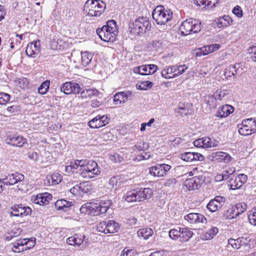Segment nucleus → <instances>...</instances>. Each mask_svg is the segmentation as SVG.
Here are the masks:
<instances>
[{
    "label": "nucleus",
    "instance_id": "f257e3e1",
    "mask_svg": "<svg viewBox=\"0 0 256 256\" xmlns=\"http://www.w3.org/2000/svg\"><path fill=\"white\" fill-rule=\"evenodd\" d=\"M112 204V201L108 199L102 200L98 203L87 202L81 206L80 212L86 214L98 216L106 213Z\"/></svg>",
    "mask_w": 256,
    "mask_h": 256
},
{
    "label": "nucleus",
    "instance_id": "f03ea898",
    "mask_svg": "<svg viewBox=\"0 0 256 256\" xmlns=\"http://www.w3.org/2000/svg\"><path fill=\"white\" fill-rule=\"evenodd\" d=\"M96 32L102 40L113 42L115 40L118 32L116 23L114 20H110L101 28H97Z\"/></svg>",
    "mask_w": 256,
    "mask_h": 256
},
{
    "label": "nucleus",
    "instance_id": "7ed1b4c3",
    "mask_svg": "<svg viewBox=\"0 0 256 256\" xmlns=\"http://www.w3.org/2000/svg\"><path fill=\"white\" fill-rule=\"evenodd\" d=\"M106 8V4L100 0H88L84 6V10L91 16H99Z\"/></svg>",
    "mask_w": 256,
    "mask_h": 256
},
{
    "label": "nucleus",
    "instance_id": "20e7f679",
    "mask_svg": "<svg viewBox=\"0 0 256 256\" xmlns=\"http://www.w3.org/2000/svg\"><path fill=\"white\" fill-rule=\"evenodd\" d=\"M152 16L158 24H165L172 20V12L170 10L165 9L162 6L160 5L154 10Z\"/></svg>",
    "mask_w": 256,
    "mask_h": 256
},
{
    "label": "nucleus",
    "instance_id": "39448f33",
    "mask_svg": "<svg viewBox=\"0 0 256 256\" xmlns=\"http://www.w3.org/2000/svg\"><path fill=\"white\" fill-rule=\"evenodd\" d=\"M150 23L146 17H139L134 22L129 24L130 33L134 35L139 34L150 28Z\"/></svg>",
    "mask_w": 256,
    "mask_h": 256
},
{
    "label": "nucleus",
    "instance_id": "423d86ee",
    "mask_svg": "<svg viewBox=\"0 0 256 256\" xmlns=\"http://www.w3.org/2000/svg\"><path fill=\"white\" fill-rule=\"evenodd\" d=\"M193 232L188 228L178 227L170 230L169 232L170 237L180 242H188L192 236Z\"/></svg>",
    "mask_w": 256,
    "mask_h": 256
},
{
    "label": "nucleus",
    "instance_id": "0eeeda50",
    "mask_svg": "<svg viewBox=\"0 0 256 256\" xmlns=\"http://www.w3.org/2000/svg\"><path fill=\"white\" fill-rule=\"evenodd\" d=\"M238 132L242 136H248L256 132V119L250 118L244 120L238 125Z\"/></svg>",
    "mask_w": 256,
    "mask_h": 256
},
{
    "label": "nucleus",
    "instance_id": "6e6552de",
    "mask_svg": "<svg viewBox=\"0 0 256 256\" xmlns=\"http://www.w3.org/2000/svg\"><path fill=\"white\" fill-rule=\"evenodd\" d=\"M100 170L98 164L94 161H88L84 170L80 173L84 178H92L100 174Z\"/></svg>",
    "mask_w": 256,
    "mask_h": 256
},
{
    "label": "nucleus",
    "instance_id": "1a4fd4ad",
    "mask_svg": "<svg viewBox=\"0 0 256 256\" xmlns=\"http://www.w3.org/2000/svg\"><path fill=\"white\" fill-rule=\"evenodd\" d=\"M34 242L29 239L17 240L13 244L12 251L14 252H20L33 247Z\"/></svg>",
    "mask_w": 256,
    "mask_h": 256
},
{
    "label": "nucleus",
    "instance_id": "9d476101",
    "mask_svg": "<svg viewBox=\"0 0 256 256\" xmlns=\"http://www.w3.org/2000/svg\"><path fill=\"white\" fill-rule=\"evenodd\" d=\"M2 178H0V185L7 186L14 185L18 182H21L24 180V176L20 173L8 174L6 176H2Z\"/></svg>",
    "mask_w": 256,
    "mask_h": 256
},
{
    "label": "nucleus",
    "instance_id": "9b49d317",
    "mask_svg": "<svg viewBox=\"0 0 256 256\" xmlns=\"http://www.w3.org/2000/svg\"><path fill=\"white\" fill-rule=\"evenodd\" d=\"M247 180L248 176L243 174H238L236 177L232 176L228 181L229 189L234 190L240 188L246 182Z\"/></svg>",
    "mask_w": 256,
    "mask_h": 256
},
{
    "label": "nucleus",
    "instance_id": "f8f14e48",
    "mask_svg": "<svg viewBox=\"0 0 256 256\" xmlns=\"http://www.w3.org/2000/svg\"><path fill=\"white\" fill-rule=\"evenodd\" d=\"M171 166L165 164H157L149 168V174L154 176L162 177L166 176L171 168Z\"/></svg>",
    "mask_w": 256,
    "mask_h": 256
},
{
    "label": "nucleus",
    "instance_id": "ddd939ff",
    "mask_svg": "<svg viewBox=\"0 0 256 256\" xmlns=\"http://www.w3.org/2000/svg\"><path fill=\"white\" fill-rule=\"evenodd\" d=\"M88 239L82 233H76L73 236H70L66 239V242L70 245L75 246H80L84 243H87Z\"/></svg>",
    "mask_w": 256,
    "mask_h": 256
},
{
    "label": "nucleus",
    "instance_id": "4468645a",
    "mask_svg": "<svg viewBox=\"0 0 256 256\" xmlns=\"http://www.w3.org/2000/svg\"><path fill=\"white\" fill-rule=\"evenodd\" d=\"M6 141L8 144L18 147H22L27 142L26 139L22 136L16 134L8 136Z\"/></svg>",
    "mask_w": 256,
    "mask_h": 256
},
{
    "label": "nucleus",
    "instance_id": "2eb2a0df",
    "mask_svg": "<svg viewBox=\"0 0 256 256\" xmlns=\"http://www.w3.org/2000/svg\"><path fill=\"white\" fill-rule=\"evenodd\" d=\"M40 40L32 42L28 44L26 50V54L31 57L36 58L40 54Z\"/></svg>",
    "mask_w": 256,
    "mask_h": 256
},
{
    "label": "nucleus",
    "instance_id": "dca6fc26",
    "mask_svg": "<svg viewBox=\"0 0 256 256\" xmlns=\"http://www.w3.org/2000/svg\"><path fill=\"white\" fill-rule=\"evenodd\" d=\"M109 122L106 116H98L88 122V126L92 128H98L105 126Z\"/></svg>",
    "mask_w": 256,
    "mask_h": 256
},
{
    "label": "nucleus",
    "instance_id": "f3484780",
    "mask_svg": "<svg viewBox=\"0 0 256 256\" xmlns=\"http://www.w3.org/2000/svg\"><path fill=\"white\" fill-rule=\"evenodd\" d=\"M182 160L187 162L200 161L204 160V156L198 152H185L180 154Z\"/></svg>",
    "mask_w": 256,
    "mask_h": 256
},
{
    "label": "nucleus",
    "instance_id": "a211bd4d",
    "mask_svg": "<svg viewBox=\"0 0 256 256\" xmlns=\"http://www.w3.org/2000/svg\"><path fill=\"white\" fill-rule=\"evenodd\" d=\"M184 220L190 224H196L202 222L206 224L207 220L205 216L200 214L190 213L184 216Z\"/></svg>",
    "mask_w": 256,
    "mask_h": 256
},
{
    "label": "nucleus",
    "instance_id": "6ab92c4d",
    "mask_svg": "<svg viewBox=\"0 0 256 256\" xmlns=\"http://www.w3.org/2000/svg\"><path fill=\"white\" fill-rule=\"evenodd\" d=\"M194 144L196 147L204 148H208L217 146V144L212 142L211 140L208 137L202 138L196 140L194 142Z\"/></svg>",
    "mask_w": 256,
    "mask_h": 256
},
{
    "label": "nucleus",
    "instance_id": "aec40b11",
    "mask_svg": "<svg viewBox=\"0 0 256 256\" xmlns=\"http://www.w3.org/2000/svg\"><path fill=\"white\" fill-rule=\"evenodd\" d=\"M232 20L229 16L224 15L216 19L214 21V24L218 28H222L228 26L232 24Z\"/></svg>",
    "mask_w": 256,
    "mask_h": 256
},
{
    "label": "nucleus",
    "instance_id": "412c9836",
    "mask_svg": "<svg viewBox=\"0 0 256 256\" xmlns=\"http://www.w3.org/2000/svg\"><path fill=\"white\" fill-rule=\"evenodd\" d=\"M138 202L150 198L153 194V190L150 188H136Z\"/></svg>",
    "mask_w": 256,
    "mask_h": 256
},
{
    "label": "nucleus",
    "instance_id": "4be33fe9",
    "mask_svg": "<svg viewBox=\"0 0 256 256\" xmlns=\"http://www.w3.org/2000/svg\"><path fill=\"white\" fill-rule=\"evenodd\" d=\"M200 180L198 176H194L186 180L184 182V186L189 190H194L198 188Z\"/></svg>",
    "mask_w": 256,
    "mask_h": 256
},
{
    "label": "nucleus",
    "instance_id": "5701e85b",
    "mask_svg": "<svg viewBox=\"0 0 256 256\" xmlns=\"http://www.w3.org/2000/svg\"><path fill=\"white\" fill-rule=\"evenodd\" d=\"M72 206V202L67 201L64 199L58 200L54 204L55 208L58 210H62L64 212L68 211Z\"/></svg>",
    "mask_w": 256,
    "mask_h": 256
},
{
    "label": "nucleus",
    "instance_id": "b1692460",
    "mask_svg": "<svg viewBox=\"0 0 256 256\" xmlns=\"http://www.w3.org/2000/svg\"><path fill=\"white\" fill-rule=\"evenodd\" d=\"M240 64L230 65L228 66L224 70V75L227 79H229L232 76H234L240 73L239 68Z\"/></svg>",
    "mask_w": 256,
    "mask_h": 256
},
{
    "label": "nucleus",
    "instance_id": "393cba45",
    "mask_svg": "<svg viewBox=\"0 0 256 256\" xmlns=\"http://www.w3.org/2000/svg\"><path fill=\"white\" fill-rule=\"evenodd\" d=\"M220 48V45L219 44H214L210 46H204L200 48V52H196V56H205L209 53H211L216 50H218Z\"/></svg>",
    "mask_w": 256,
    "mask_h": 256
},
{
    "label": "nucleus",
    "instance_id": "a878e982",
    "mask_svg": "<svg viewBox=\"0 0 256 256\" xmlns=\"http://www.w3.org/2000/svg\"><path fill=\"white\" fill-rule=\"evenodd\" d=\"M234 112V108L229 104L223 106L217 112L216 116L221 118L226 117Z\"/></svg>",
    "mask_w": 256,
    "mask_h": 256
},
{
    "label": "nucleus",
    "instance_id": "bb28decb",
    "mask_svg": "<svg viewBox=\"0 0 256 256\" xmlns=\"http://www.w3.org/2000/svg\"><path fill=\"white\" fill-rule=\"evenodd\" d=\"M98 91L96 89H85L80 90V95L78 96V100H82L84 98L86 99L90 98L92 96H96L98 94Z\"/></svg>",
    "mask_w": 256,
    "mask_h": 256
},
{
    "label": "nucleus",
    "instance_id": "cd10ccee",
    "mask_svg": "<svg viewBox=\"0 0 256 256\" xmlns=\"http://www.w3.org/2000/svg\"><path fill=\"white\" fill-rule=\"evenodd\" d=\"M236 172V168L234 167H229L224 170L222 174L218 175L217 178L218 180H226L231 176H234V174Z\"/></svg>",
    "mask_w": 256,
    "mask_h": 256
},
{
    "label": "nucleus",
    "instance_id": "c85d7f7f",
    "mask_svg": "<svg viewBox=\"0 0 256 256\" xmlns=\"http://www.w3.org/2000/svg\"><path fill=\"white\" fill-rule=\"evenodd\" d=\"M106 225V234L116 232L120 228L118 224L114 220H107Z\"/></svg>",
    "mask_w": 256,
    "mask_h": 256
},
{
    "label": "nucleus",
    "instance_id": "c756f323",
    "mask_svg": "<svg viewBox=\"0 0 256 256\" xmlns=\"http://www.w3.org/2000/svg\"><path fill=\"white\" fill-rule=\"evenodd\" d=\"M52 196L50 194L45 193L38 195L34 201L36 204L42 206L48 204Z\"/></svg>",
    "mask_w": 256,
    "mask_h": 256
},
{
    "label": "nucleus",
    "instance_id": "7c9ffc66",
    "mask_svg": "<svg viewBox=\"0 0 256 256\" xmlns=\"http://www.w3.org/2000/svg\"><path fill=\"white\" fill-rule=\"evenodd\" d=\"M82 64L86 66L92 62L93 54L88 51L81 52Z\"/></svg>",
    "mask_w": 256,
    "mask_h": 256
},
{
    "label": "nucleus",
    "instance_id": "2f4dec72",
    "mask_svg": "<svg viewBox=\"0 0 256 256\" xmlns=\"http://www.w3.org/2000/svg\"><path fill=\"white\" fill-rule=\"evenodd\" d=\"M124 199L128 202H138L136 188L128 191L124 196Z\"/></svg>",
    "mask_w": 256,
    "mask_h": 256
},
{
    "label": "nucleus",
    "instance_id": "473e14b6",
    "mask_svg": "<svg viewBox=\"0 0 256 256\" xmlns=\"http://www.w3.org/2000/svg\"><path fill=\"white\" fill-rule=\"evenodd\" d=\"M214 154L215 157L220 162L228 163L232 160V156L228 154L222 152H217Z\"/></svg>",
    "mask_w": 256,
    "mask_h": 256
},
{
    "label": "nucleus",
    "instance_id": "72a5a7b5",
    "mask_svg": "<svg viewBox=\"0 0 256 256\" xmlns=\"http://www.w3.org/2000/svg\"><path fill=\"white\" fill-rule=\"evenodd\" d=\"M214 94L216 100H226L228 98L229 91L220 89L216 90Z\"/></svg>",
    "mask_w": 256,
    "mask_h": 256
},
{
    "label": "nucleus",
    "instance_id": "f704fd0d",
    "mask_svg": "<svg viewBox=\"0 0 256 256\" xmlns=\"http://www.w3.org/2000/svg\"><path fill=\"white\" fill-rule=\"evenodd\" d=\"M154 233L153 230L148 228L139 230L137 234L138 237H142L145 240L148 239L150 236H152Z\"/></svg>",
    "mask_w": 256,
    "mask_h": 256
},
{
    "label": "nucleus",
    "instance_id": "c9c22d12",
    "mask_svg": "<svg viewBox=\"0 0 256 256\" xmlns=\"http://www.w3.org/2000/svg\"><path fill=\"white\" fill-rule=\"evenodd\" d=\"M190 18H188L184 20L182 24L180 30L182 34L186 36L190 34H191L190 24Z\"/></svg>",
    "mask_w": 256,
    "mask_h": 256
},
{
    "label": "nucleus",
    "instance_id": "e433bc0d",
    "mask_svg": "<svg viewBox=\"0 0 256 256\" xmlns=\"http://www.w3.org/2000/svg\"><path fill=\"white\" fill-rule=\"evenodd\" d=\"M191 19V21H190V28L192 29L191 30V33H197L201 30V22L200 20L190 18Z\"/></svg>",
    "mask_w": 256,
    "mask_h": 256
},
{
    "label": "nucleus",
    "instance_id": "4c0bfd02",
    "mask_svg": "<svg viewBox=\"0 0 256 256\" xmlns=\"http://www.w3.org/2000/svg\"><path fill=\"white\" fill-rule=\"evenodd\" d=\"M218 231L216 227L211 228L204 234L202 239L204 240H212L218 234Z\"/></svg>",
    "mask_w": 256,
    "mask_h": 256
},
{
    "label": "nucleus",
    "instance_id": "58836bf2",
    "mask_svg": "<svg viewBox=\"0 0 256 256\" xmlns=\"http://www.w3.org/2000/svg\"><path fill=\"white\" fill-rule=\"evenodd\" d=\"M234 205L230 208L224 214V216L228 219H232L237 217L239 214Z\"/></svg>",
    "mask_w": 256,
    "mask_h": 256
},
{
    "label": "nucleus",
    "instance_id": "ea45409f",
    "mask_svg": "<svg viewBox=\"0 0 256 256\" xmlns=\"http://www.w3.org/2000/svg\"><path fill=\"white\" fill-rule=\"evenodd\" d=\"M204 102L210 107L214 108L216 105V98L214 96V94L212 95H206L203 98Z\"/></svg>",
    "mask_w": 256,
    "mask_h": 256
},
{
    "label": "nucleus",
    "instance_id": "a19ab883",
    "mask_svg": "<svg viewBox=\"0 0 256 256\" xmlns=\"http://www.w3.org/2000/svg\"><path fill=\"white\" fill-rule=\"evenodd\" d=\"M65 169L67 172H72L74 173L75 172H78V170L80 171V167L78 166L77 160H75L74 162H71L70 164L68 166H66Z\"/></svg>",
    "mask_w": 256,
    "mask_h": 256
},
{
    "label": "nucleus",
    "instance_id": "79ce46f5",
    "mask_svg": "<svg viewBox=\"0 0 256 256\" xmlns=\"http://www.w3.org/2000/svg\"><path fill=\"white\" fill-rule=\"evenodd\" d=\"M123 181L122 178L118 177L112 178L109 182L110 184L111 185L112 188L114 190H116L120 187Z\"/></svg>",
    "mask_w": 256,
    "mask_h": 256
},
{
    "label": "nucleus",
    "instance_id": "37998d69",
    "mask_svg": "<svg viewBox=\"0 0 256 256\" xmlns=\"http://www.w3.org/2000/svg\"><path fill=\"white\" fill-rule=\"evenodd\" d=\"M161 74L162 76L166 79H170L175 78L174 74H173L172 66L166 67L164 68L162 71Z\"/></svg>",
    "mask_w": 256,
    "mask_h": 256
},
{
    "label": "nucleus",
    "instance_id": "c03bdc74",
    "mask_svg": "<svg viewBox=\"0 0 256 256\" xmlns=\"http://www.w3.org/2000/svg\"><path fill=\"white\" fill-rule=\"evenodd\" d=\"M22 230L20 228H16L13 229L10 232H8L5 235V240L9 241L11 240L13 238L19 236L22 232Z\"/></svg>",
    "mask_w": 256,
    "mask_h": 256
},
{
    "label": "nucleus",
    "instance_id": "a18cd8bd",
    "mask_svg": "<svg viewBox=\"0 0 256 256\" xmlns=\"http://www.w3.org/2000/svg\"><path fill=\"white\" fill-rule=\"evenodd\" d=\"M134 72L136 74H139L141 75H148V66L142 65L134 68Z\"/></svg>",
    "mask_w": 256,
    "mask_h": 256
},
{
    "label": "nucleus",
    "instance_id": "49530a36",
    "mask_svg": "<svg viewBox=\"0 0 256 256\" xmlns=\"http://www.w3.org/2000/svg\"><path fill=\"white\" fill-rule=\"evenodd\" d=\"M124 94V92H119L114 96V102L115 104H120L126 102Z\"/></svg>",
    "mask_w": 256,
    "mask_h": 256
},
{
    "label": "nucleus",
    "instance_id": "de8ad7c7",
    "mask_svg": "<svg viewBox=\"0 0 256 256\" xmlns=\"http://www.w3.org/2000/svg\"><path fill=\"white\" fill-rule=\"evenodd\" d=\"M19 206V208H20V216L23 217L24 216H26L28 215H29L32 212V209L26 206H24L22 204H18Z\"/></svg>",
    "mask_w": 256,
    "mask_h": 256
},
{
    "label": "nucleus",
    "instance_id": "09e8293b",
    "mask_svg": "<svg viewBox=\"0 0 256 256\" xmlns=\"http://www.w3.org/2000/svg\"><path fill=\"white\" fill-rule=\"evenodd\" d=\"M50 82L46 80L43 82L38 88V92L42 94H46L50 87Z\"/></svg>",
    "mask_w": 256,
    "mask_h": 256
},
{
    "label": "nucleus",
    "instance_id": "8fccbe9b",
    "mask_svg": "<svg viewBox=\"0 0 256 256\" xmlns=\"http://www.w3.org/2000/svg\"><path fill=\"white\" fill-rule=\"evenodd\" d=\"M207 208L212 212H216L220 208V204H217V202L213 199L210 200L206 206Z\"/></svg>",
    "mask_w": 256,
    "mask_h": 256
},
{
    "label": "nucleus",
    "instance_id": "3c124183",
    "mask_svg": "<svg viewBox=\"0 0 256 256\" xmlns=\"http://www.w3.org/2000/svg\"><path fill=\"white\" fill-rule=\"evenodd\" d=\"M72 84L71 82H66L62 84L60 86V90L61 92H64L66 94H68L72 93V91L71 86H72Z\"/></svg>",
    "mask_w": 256,
    "mask_h": 256
},
{
    "label": "nucleus",
    "instance_id": "603ef678",
    "mask_svg": "<svg viewBox=\"0 0 256 256\" xmlns=\"http://www.w3.org/2000/svg\"><path fill=\"white\" fill-rule=\"evenodd\" d=\"M153 84L152 82L149 81H144L141 82L139 84L136 85L138 89L141 90H146L148 88H150L152 87Z\"/></svg>",
    "mask_w": 256,
    "mask_h": 256
},
{
    "label": "nucleus",
    "instance_id": "864d4df0",
    "mask_svg": "<svg viewBox=\"0 0 256 256\" xmlns=\"http://www.w3.org/2000/svg\"><path fill=\"white\" fill-rule=\"evenodd\" d=\"M50 179L52 180V184H57L59 182H60L62 180V176L60 174L58 173H54L52 174L50 176Z\"/></svg>",
    "mask_w": 256,
    "mask_h": 256
},
{
    "label": "nucleus",
    "instance_id": "5fc2aeb1",
    "mask_svg": "<svg viewBox=\"0 0 256 256\" xmlns=\"http://www.w3.org/2000/svg\"><path fill=\"white\" fill-rule=\"evenodd\" d=\"M10 96L9 94L0 92V104H4L10 100Z\"/></svg>",
    "mask_w": 256,
    "mask_h": 256
},
{
    "label": "nucleus",
    "instance_id": "6e6d98bb",
    "mask_svg": "<svg viewBox=\"0 0 256 256\" xmlns=\"http://www.w3.org/2000/svg\"><path fill=\"white\" fill-rule=\"evenodd\" d=\"M240 240L239 238L237 239L230 238L228 240V244L231 245L233 248L238 250L241 247Z\"/></svg>",
    "mask_w": 256,
    "mask_h": 256
},
{
    "label": "nucleus",
    "instance_id": "4d7b16f0",
    "mask_svg": "<svg viewBox=\"0 0 256 256\" xmlns=\"http://www.w3.org/2000/svg\"><path fill=\"white\" fill-rule=\"evenodd\" d=\"M248 220L252 224L256 226V208L250 212Z\"/></svg>",
    "mask_w": 256,
    "mask_h": 256
},
{
    "label": "nucleus",
    "instance_id": "13d9d810",
    "mask_svg": "<svg viewBox=\"0 0 256 256\" xmlns=\"http://www.w3.org/2000/svg\"><path fill=\"white\" fill-rule=\"evenodd\" d=\"M106 221H102L96 225V230L98 232L106 234Z\"/></svg>",
    "mask_w": 256,
    "mask_h": 256
},
{
    "label": "nucleus",
    "instance_id": "bf43d9fd",
    "mask_svg": "<svg viewBox=\"0 0 256 256\" xmlns=\"http://www.w3.org/2000/svg\"><path fill=\"white\" fill-rule=\"evenodd\" d=\"M234 206L238 212V214L239 215L243 213L246 210L247 207L246 204L244 202L236 204Z\"/></svg>",
    "mask_w": 256,
    "mask_h": 256
},
{
    "label": "nucleus",
    "instance_id": "052dcab7",
    "mask_svg": "<svg viewBox=\"0 0 256 256\" xmlns=\"http://www.w3.org/2000/svg\"><path fill=\"white\" fill-rule=\"evenodd\" d=\"M82 184L80 185H76L73 188H70V192L74 194H80V192L82 191V192H84L82 188Z\"/></svg>",
    "mask_w": 256,
    "mask_h": 256
},
{
    "label": "nucleus",
    "instance_id": "680f3d73",
    "mask_svg": "<svg viewBox=\"0 0 256 256\" xmlns=\"http://www.w3.org/2000/svg\"><path fill=\"white\" fill-rule=\"evenodd\" d=\"M12 211L10 212L11 216H20V212L18 204H16L11 208Z\"/></svg>",
    "mask_w": 256,
    "mask_h": 256
},
{
    "label": "nucleus",
    "instance_id": "e2e57ef3",
    "mask_svg": "<svg viewBox=\"0 0 256 256\" xmlns=\"http://www.w3.org/2000/svg\"><path fill=\"white\" fill-rule=\"evenodd\" d=\"M71 82H72V85H74V86H71V88H70V90H72V94H80V90H82V88H80V86L78 83L74 82L72 81Z\"/></svg>",
    "mask_w": 256,
    "mask_h": 256
},
{
    "label": "nucleus",
    "instance_id": "0e129e2a",
    "mask_svg": "<svg viewBox=\"0 0 256 256\" xmlns=\"http://www.w3.org/2000/svg\"><path fill=\"white\" fill-rule=\"evenodd\" d=\"M146 143L143 142L142 145L136 144L132 148V150L134 152H140L147 148L148 146H145Z\"/></svg>",
    "mask_w": 256,
    "mask_h": 256
},
{
    "label": "nucleus",
    "instance_id": "69168bd1",
    "mask_svg": "<svg viewBox=\"0 0 256 256\" xmlns=\"http://www.w3.org/2000/svg\"><path fill=\"white\" fill-rule=\"evenodd\" d=\"M240 245L242 246H246L250 242V237L248 236H242L239 238Z\"/></svg>",
    "mask_w": 256,
    "mask_h": 256
},
{
    "label": "nucleus",
    "instance_id": "338daca9",
    "mask_svg": "<svg viewBox=\"0 0 256 256\" xmlns=\"http://www.w3.org/2000/svg\"><path fill=\"white\" fill-rule=\"evenodd\" d=\"M176 180L174 178H168L165 180L164 183V186L166 187H170L171 186L176 184Z\"/></svg>",
    "mask_w": 256,
    "mask_h": 256
},
{
    "label": "nucleus",
    "instance_id": "774afa93",
    "mask_svg": "<svg viewBox=\"0 0 256 256\" xmlns=\"http://www.w3.org/2000/svg\"><path fill=\"white\" fill-rule=\"evenodd\" d=\"M248 50L250 54H251L252 60L256 62V46L250 48Z\"/></svg>",
    "mask_w": 256,
    "mask_h": 256
}]
</instances>
